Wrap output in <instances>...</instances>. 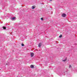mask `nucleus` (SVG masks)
<instances>
[{"mask_svg":"<svg viewBox=\"0 0 77 77\" xmlns=\"http://www.w3.org/2000/svg\"><path fill=\"white\" fill-rule=\"evenodd\" d=\"M69 68H71V65H70L69 66Z\"/></svg>","mask_w":77,"mask_h":77,"instance_id":"nucleus-12","label":"nucleus"},{"mask_svg":"<svg viewBox=\"0 0 77 77\" xmlns=\"http://www.w3.org/2000/svg\"><path fill=\"white\" fill-rule=\"evenodd\" d=\"M21 45H22V46H23H23H24V44H21Z\"/></svg>","mask_w":77,"mask_h":77,"instance_id":"nucleus-11","label":"nucleus"},{"mask_svg":"<svg viewBox=\"0 0 77 77\" xmlns=\"http://www.w3.org/2000/svg\"><path fill=\"white\" fill-rule=\"evenodd\" d=\"M30 67L31 68H34V66H33V65H31Z\"/></svg>","mask_w":77,"mask_h":77,"instance_id":"nucleus-4","label":"nucleus"},{"mask_svg":"<svg viewBox=\"0 0 77 77\" xmlns=\"http://www.w3.org/2000/svg\"><path fill=\"white\" fill-rule=\"evenodd\" d=\"M62 17H66V14H65L64 13L62 14Z\"/></svg>","mask_w":77,"mask_h":77,"instance_id":"nucleus-1","label":"nucleus"},{"mask_svg":"<svg viewBox=\"0 0 77 77\" xmlns=\"http://www.w3.org/2000/svg\"><path fill=\"white\" fill-rule=\"evenodd\" d=\"M40 20H42V21H43L44 20V19L42 17L41 18Z\"/></svg>","mask_w":77,"mask_h":77,"instance_id":"nucleus-9","label":"nucleus"},{"mask_svg":"<svg viewBox=\"0 0 77 77\" xmlns=\"http://www.w3.org/2000/svg\"><path fill=\"white\" fill-rule=\"evenodd\" d=\"M50 1H52V0H50Z\"/></svg>","mask_w":77,"mask_h":77,"instance_id":"nucleus-13","label":"nucleus"},{"mask_svg":"<svg viewBox=\"0 0 77 77\" xmlns=\"http://www.w3.org/2000/svg\"><path fill=\"white\" fill-rule=\"evenodd\" d=\"M3 28L5 30L6 29V27H4V26H3Z\"/></svg>","mask_w":77,"mask_h":77,"instance_id":"nucleus-7","label":"nucleus"},{"mask_svg":"<svg viewBox=\"0 0 77 77\" xmlns=\"http://www.w3.org/2000/svg\"><path fill=\"white\" fill-rule=\"evenodd\" d=\"M42 45V44H41V43H40L38 44V47H41Z\"/></svg>","mask_w":77,"mask_h":77,"instance_id":"nucleus-2","label":"nucleus"},{"mask_svg":"<svg viewBox=\"0 0 77 77\" xmlns=\"http://www.w3.org/2000/svg\"><path fill=\"white\" fill-rule=\"evenodd\" d=\"M66 60H67V58H66L65 59V60H63V62H65V61H66Z\"/></svg>","mask_w":77,"mask_h":77,"instance_id":"nucleus-6","label":"nucleus"},{"mask_svg":"<svg viewBox=\"0 0 77 77\" xmlns=\"http://www.w3.org/2000/svg\"><path fill=\"white\" fill-rule=\"evenodd\" d=\"M34 56V54L33 53H31V57H33Z\"/></svg>","mask_w":77,"mask_h":77,"instance_id":"nucleus-3","label":"nucleus"},{"mask_svg":"<svg viewBox=\"0 0 77 77\" xmlns=\"http://www.w3.org/2000/svg\"><path fill=\"white\" fill-rule=\"evenodd\" d=\"M62 35L61 34V35L59 36V38H62Z\"/></svg>","mask_w":77,"mask_h":77,"instance_id":"nucleus-8","label":"nucleus"},{"mask_svg":"<svg viewBox=\"0 0 77 77\" xmlns=\"http://www.w3.org/2000/svg\"><path fill=\"white\" fill-rule=\"evenodd\" d=\"M15 17H13L12 18V19L13 20H15Z\"/></svg>","mask_w":77,"mask_h":77,"instance_id":"nucleus-10","label":"nucleus"},{"mask_svg":"<svg viewBox=\"0 0 77 77\" xmlns=\"http://www.w3.org/2000/svg\"><path fill=\"white\" fill-rule=\"evenodd\" d=\"M35 8H36V7L35 6H32V9H35Z\"/></svg>","mask_w":77,"mask_h":77,"instance_id":"nucleus-5","label":"nucleus"}]
</instances>
